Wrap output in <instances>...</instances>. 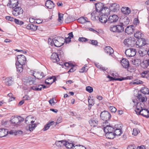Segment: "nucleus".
I'll return each mask as SVG.
<instances>
[{"instance_id":"a211bd4d","label":"nucleus","mask_w":149,"mask_h":149,"mask_svg":"<svg viewBox=\"0 0 149 149\" xmlns=\"http://www.w3.org/2000/svg\"><path fill=\"white\" fill-rule=\"evenodd\" d=\"M134 31V26L130 25L127 26L125 29V32L128 34H132Z\"/></svg>"},{"instance_id":"f257e3e1","label":"nucleus","mask_w":149,"mask_h":149,"mask_svg":"<svg viewBox=\"0 0 149 149\" xmlns=\"http://www.w3.org/2000/svg\"><path fill=\"white\" fill-rule=\"evenodd\" d=\"M64 40V38L61 36H58L53 39L49 38L48 42L51 46L54 45L56 47H59L63 44Z\"/></svg>"},{"instance_id":"bb28decb","label":"nucleus","mask_w":149,"mask_h":149,"mask_svg":"<svg viewBox=\"0 0 149 149\" xmlns=\"http://www.w3.org/2000/svg\"><path fill=\"white\" fill-rule=\"evenodd\" d=\"M8 131L6 129L4 128L0 129V137H2L7 135Z\"/></svg>"},{"instance_id":"dca6fc26","label":"nucleus","mask_w":149,"mask_h":149,"mask_svg":"<svg viewBox=\"0 0 149 149\" xmlns=\"http://www.w3.org/2000/svg\"><path fill=\"white\" fill-rule=\"evenodd\" d=\"M105 52L108 55L113 56L114 52L113 49L110 46H106L104 48Z\"/></svg>"},{"instance_id":"680f3d73","label":"nucleus","mask_w":149,"mask_h":149,"mask_svg":"<svg viewBox=\"0 0 149 149\" xmlns=\"http://www.w3.org/2000/svg\"><path fill=\"white\" fill-rule=\"evenodd\" d=\"M6 18L7 20L10 21H14L15 19L14 18L10 16H6Z\"/></svg>"},{"instance_id":"4468645a","label":"nucleus","mask_w":149,"mask_h":149,"mask_svg":"<svg viewBox=\"0 0 149 149\" xmlns=\"http://www.w3.org/2000/svg\"><path fill=\"white\" fill-rule=\"evenodd\" d=\"M110 10L113 12H116L119 10L120 7L119 5L116 3L111 4L109 6Z\"/></svg>"},{"instance_id":"09e8293b","label":"nucleus","mask_w":149,"mask_h":149,"mask_svg":"<svg viewBox=\"0 0 149 149\" xmlns=\"http://www.w3.org/2000/svg\"><path fill=\"white\" fill-rule=\"evenodd\" d=\"M14 21L16 24L19 25H22L24 24L23 22L20 21L19 19H15Z\"/></svg>"},{"instance_id":"4c0bfd02","label":"nucleus","mask_w":149,"mask_h":149,"mask_svg":"<svg viewBox=\"0 0 149 149\" xmlns=\"http://www.w3.org/2000/svg\"><path fill=\"white\" fill-rule=\"evenodd\" d=\"M117 32L121 33L124 31V28L123 26L118 25H116Z\"/></svg>"},{"instance_id":"3c124183","label":"nucleus","mask_w":149,"mask_h":149,"mask_svg":"<svg viewBox=\"0 0 149 149\" xmlns=\"http://www.w3.org/2000/svg\"><path fill=\"white\" fill-rule=\"evenodd\" d=\"M110 30L113 32H117L116 26L113 25L112 26L110 27Z\"/></svg>"},{"instance_id":"338daca9","label":"nucleus","mask_w":149,"mask_h":149,"mask_svg":"<svg viewBox=\"0 0 149 149\" xmlns=\"http://www.w3.org/2000/svg\"><path fill=\"white\" fill-rule=\"evenodd\" d=\"M8 3L18 4L19 3L18 1L17 0H10Z\"/></svg>"},{"instance_id":"393cba45","label":"nucleus","mask_w":149,"mask_h":149,"mask_svg":"<svg viewBox=\"0 0 149 149\" xmlns=\"http://www.w3.org/2000/svg\"><path fill=\"white\" fill-rule=\"evenodd\" d=\"M78 21L81 24H84L86 22H89L90 21L86 17H81L77 19Z\"/></svg>"},{"instance_id":"c756f323","label":"nucleus","mask_w":149,"mask_h":149,"mask_svg":"<svg viewBox=\"0 0 149 149\" xmlns=\"http://www.w3.org/2000/svg\"><path fill=\"white\" fill-rule=\"evenodd\" d=\"M54 122L53 121H50L48 122L47 123L45 126L43 130L44 131H46L48 130L50 127V126L53 125Z\"/></svg>"},{"instance_id":"4be33fe9","label":"nucleus","mask_w":149,"mask_h":149,"mask_svg":"<svg viewBox=\"0 0 149 149\" xmlns=\"http://www.w3.org/2000/svg\"><path fill=\"white\" fill-rule=\"evenodd\" d=\"M33 73L35 74V75H34V77L35 78H36L38 79H41L45 76L43 73L42 72H35V73L33 72Z\"/></svg>"},{"instance_id":"f704fd0d","label":"nucleus","mask_w":149,"mask_h":149,"mask_svg":"<svg viewBox=\"0 0 149 149\" xmlns=\"http://www.w3.org/2000/svg\"><path fill=\"white\" fill-rule=\"evenodd\" d=\"M140 64L141 66L144 68H146L149 66L148 61L147 60L143 61Z\"/></svg>"},{"instance_id":"c9c22d12","label":"nucleus","mask_w":149,"mask_h":149,"mask_svg":"<svg viewBox=\"0 0 149 149\" xmlns=\"http://www.w3.org/2000/svg\"><path fill=\"white\" fill-rule=\"evenodd\" d=\"M132 62V64L135 65L136 66H138L141 63V61L139 59L134 58L133 59Z\"/></svg>"},{"instance_id":"1a4fd4ad","label":"nucleus","mask_w":149,"mask_h":149,"mask_svg":"<svg viewBox=\"0 0 149 149\" xmlns=\"http://www.w3.org/2000/svg\"><path fill=\"white\" fill-rule=\"evenodd\" d=\"M31 123L29 124L28 125L25 127V130L30 132H32L35 129L37 125L36 123H34L35 121L33 120L30 121Z\"/></svg>"},{"instance_id":"0e129e2a","label":"nucleus","mask_w":149,"mask_h":149,"mask_svg":"<svg viewBox=\"0 0 149 149\" xmlns=\"http://www.w3.org/2000/svg\"><path fill=\"white\" fill-rule=\"evenodd\" d=\"M139 53L140 56H143L146 54V52H143L141 50H139Z\"/></svg>"},{"instance_id":"69168bd1","label":"nucleus","mask_w":149,"mask_h":149,"mask_svg":"<svg viewBox=\"0 0 149 149\" xmlns=\"http://www.w3.org/2000/svg\"><path fill=\"white\" fill-rule=\"evenodd\" d=\"M8 96L11 99L10 100V101H13L15 99V97L13 96V95L12 93H10L8 94Z\"/></svg>"},{"instance_id":"774afa93","label":"nucleus","mask_w":149,"mask_h":149,"mask_svg":"<svg viewBox=\"0 0 149 149\" xmlns=\"http://www.w3.org/2000/svg\"><path fill=\"white\" fill-rule=\"evenodd\" d=\"M135 147L134 145H130L127 147V149H135Z\"/></svg>"},{"instance_id":"a878e982","label":"nucleus","mask_w":149,"mask_h":149,"mask_svg":"<svg viewBox=\"0 0 149 149\" xmlns=\"http://www.w3.org/2000/svg\"><path fill=\"white\" fill-rule=\"evenodd\" d=\"M68 37H65L64 38V43L65 42L66 43H68L71 41V38H73V35L72 32H70L68 34Z\"/></svg>"},{"instance_id":"de8ad7c7","label":"nucleus","mask_w":149,"mask_h":149,"mask_svg":"<svg viewBox=\"0 0 149 149\" xmlns=\"http://www.w3.org/2000/svg\"><path fill=\"white\" fill-rule=\"evenodd\" d=\"M88 102L89 105L93 106V105L94 104V101L93 99H91V97H88Z\"/></svg>"},{"instance_id":"ea45409f","label":"nucleus","mask_w":149,"mask_h":149,"mask_svg":"<svg viewBox=\"0 0 149 149\" xmlns=\"http://www.w3.org/2000/svg\"><path fill=\"white\" fill-rule=\"evenodd\" d=\"M29 80L28 83L29 84H34L35 81L36 79L34 77H29Z\"/></svg>"},{"instance_id":"39448f33","label":"nucleus","mask_w":149,"mask_h":149,"mask_svg":"<svg viewBox=\"0 0 149 149\" xmlns=\"http://www.w3.org/2000/svg\"><path fill=\"white\" fill-rule=\"evenodd\" d=\"M100 120V118L99 116H95L90 120L89 123L91 127L96 126L98 125Z\"/></svg>"},{"instance_id":"6ab92c4d","label":"nucleus","mask_w":149,"mask_h":149,"mask_svg":"<svg viewBox=\"0 0 149 149\" xmlns=\"http://www.w3.org/2000/svg\"><path fill=\"white\" fill-rule=\"evenodd\" d=\"M122 66L124 68H127L129 67L130 64L127 60L123 58L120 62Z\"/></svg>"},{"instance_id":"bf43d9fd","label":"nucleus","mask_w":149,"mask_h":149,"mask_svg":"<svg viewBox=\"0 0 149 149\" xmlns=\"http://www.w3.org/2000/svg\"><path fill=\"white\" fill-rule=\"evenodd\" d=\"M139 132V130L137 129H133L132 134L134 136L136 135Z\"/></svg>"},{"instance_id":"412c9836","label":"nucleus","mask_w":149,"mask_h":149,"mask_svg":"<svg viewBox=\"0 0 149 149\" xmlns=\"http://www.w3.org/2000/svg\"><path fill=\"white\" fill-rule=\"evenodd\" d=\"M139 115H141L143 116L148 118V115L149 114V111L146 109H143L140 111Z\"/></svg>"},{"instance_id":"b1692460","label":"nucleus","mask_w":149,"mask_h":149,"mask_svg":"<svg viewBox=\"0 0 149 149\" xmlns=\"http://www.w3.org/2000/svg\"><path fill=\"white\" fill-rule=\"evenodd\" d=\"M46 88V86H45L42 85H40L38 86L31 87V89L35 91H40L41 90L42 88Z\"/></svg>"},{"instance_id":"5701e85b","label":"nucleus","mask_w":149,"mask_h":149,"mask_svg":"<svg viewBox=\"0 0 149 149\" xmlns=\"http://www.w3.org/2000/svg\"><path fill=\"white\" fill-rule=\"evenodd\" d=\"M13 81L11 77L6 78L5 80V83L6 85L10 86L12 85Z\"/></svg>"},{"instance_id":"864d4df0","label":"nucleus","mask_w":149,"mask_h":149,"mask_svg":"<svg viewBox=\"0 0 149 149\" xmlns=\"http://www.w3.org/2000/svg\"><path fill=\"white\" fill-rule=\"evenodd\" d=\"M143 109V108L142 107H139V106H137L136 109V110H135V111H136V113L137 114L139 115L140 114V113H139L140 112V110H141V109Z\"/></svg>"},{"instance_id":"7c9ffc66","label":"nucleus","mask_w":149,"mask_h":149,"mask_svg":"<svg viewBox=\"0 0 149 149\" xmlns=\"http://www.w3.org/2000/svg\"><path fill=\"white\" fill-rule=\"evenodd\" d=\"M15 65L17 71L19 72H22L23 70V65H24L18 64L17 62L16 63Z\"/></svg>"},{"instance_id":"6e6552de","label":"nucleus","mask_w":149,"mask_h":149,"mask_svg":"<svg viewBox=\"0 0 149 149\" xmlns=\"http://www.w3.org/2000/svg\"><path fill=\"white\" fill-rule=\"evenodd\" d=\"M17 60L18 64H21L22 65H24L26 62V57L23 55H18L17 57Z\"/></svg>"},{"instance_id":"6e6d98bb","label":"nucleus","mask_w":149,"mask_h":149,"mask_svg":"<svg viewBox=\"0 0 149 149\" xmlns=\"http://www.w3.org/2000/svg\"><path fill=\"white\" fill-rule=\"evenodd\" d=\"M143 83V81L139 80H135L133 81L132 84H139Z\"/></svg>"},{"instance_id":"9d476101","label":"nucleus","mask_w":149,"mask_h":149,"mask_svg":"<svg viewBox=\"0 0 149 149\" xmlns=\"http://www.w3.org/2000/svg\"><path fill=\"white\" fill-rule=\"evenodd\" d=\"M125 54L127 56L129 57L133 56L136 54V49L133 48L127 49L125 51Z\"/></svg>"},{"instance_id":"4d7b16f0","label":"nucleus","mask_w":149,"mask_h":149,"mask_svg":"<svg viewBox=\"0 0 149 149\" xmlns=\"http://www.w3.org/2000/svg\"><path fill=\"white\" fill-rule=\"evenodd\" d=\"M109 109L113 113L115 112L117 110L113 106L109 107Z\"/></svg>"},{"instance_id":"c85d7f7f","label":"nucleus","mask_w":149,"mask_h":149,"mask_svg":"<svg viewBox=\"0 0 149 149\" xmlns=\"http://www.w3.org/2000/svg\"><path fill=\"white\" fill-rule=\"evenodd\" d=\"M18 117L12 116L11 119L10 121L15 125H18Z\"/></svg>"},{"instance_id":"423d86ee","label":"nucleus","mask_w":149,"mask_h":149,"mask_svg":"<svg viewBox=\"0 0 149 149\" xmlns=\"http://www.w3.org/2000/svg\"><path fill=\"white\" fill-rule=\"evenodd\" d=\"M59 143V145L60 146H61V145L60 144H63L66 148H72V149H73V146H75L73 143L63 141H58L57 142H56V145H57V143Z\"/></svg>"},{"instance_id":"f8f14e48","label":"nucleus","mask_w":149,"mask_h":149,"mask_svg":"<svg viewBox=\"0 0 149 149\" xmlns=\"http://www.w3.org/2000/svg\"><path fill=\"white\" fill-rule=\"evenodd\" d=\"M118 19V16L115 15L110 16L107 19L108 23H112L116 22Z\"/></svg>"},{"instance_id":"cd10ccee","label":"nucleus","mask_w":149,"mask_h":149,"mask_svg":"<svg viewBox=\"0 0 149 149\" xmlns=\"http://www.w3.org/2000/svg\"><path fill=\"white\" fill-rule=\"evenodd\" d=\"M121 10L123 13L126 15H128L130 12V8L128 7H123L121 8Z\"/></svg>"},{"instance_id":"58836bf2","label":"nucleus","mask_w":149,"mask_h":149,"mask_svg":"<svg viewBox=\"0 0 149 149\" xmlns=\"http://www.w3.org/2000/svg\"><path fill=\"white\" fill-rule=\"evenodd\" d=\"M141 92L144 94H148L149 93V90L147 88H143L141 90Z\"/></svg>"},{"instance_id":"f3484780","label":"nucleus","mask_w":149,"mask_h":149,"mask_svg":"<svg viewBox=\"0 0 149 149\" xmlns=\"http://www.w3.org/2000/svg\"><path fill=\"white\" fill-rule=\"evenodd\" d=\"M52 61L54 63L58 61L59 60L58 54L56 53H54L52 54L51 57Z\"/></svg>"},{"instance_id":"aec40b11","label":"nucleus","mask_w":149,"mask_h":149,"mask_svg":"<svg viewBox=\"0 0 149 149\" xmlns=\"http://www.w3.org/2000/svg\"><path fill=\"white\" fill-rule=\"evenodd\" d=\"M45 6L48 8L51 9L55 6V4L51 0H48L46 1Z\"/></svg>"},{"instance_id":"9b49d317","label":"nucleus","mask_w":149,"mask_h":149,"mask_svg":"<svg viewBox=\"0 0 149 149\" xmlns=\"http://www.w3.org/2000/svg\"><path fill=\"white\" fill-rule=\"evenodd\" d=\"M109 12L104 13V14L101 15L99 18V21L102 23H106L107 21V18Z\"/></svg>"},{"instance_id":"052dcab7","label":"nucleus","mask_w":149,"mask_h":149,"mask_svg":"<svg viewBox=\"0 0 149 149\" xmlns=\"http://www.w3.org/2000/svg\"><path fill=\"white\" fill-rule=\"evenodd\" d=\"M28 79L29 77H25L22 78V81L25 83L24 84H25L26 83H28Z\"/></svg>"},{"instance_id":"473e14b6","label":"nucleus","mask_w":149,"mask_h":149,"mask_svg":"<svg viewBox=\"0 0 149 149\" xmlns=\"http://www.w3.org/2000/svg\"><path fill=\"white\" fill-rule=\"evenodd\" d=\"M146 96H143L142 95L140 94H138L137 97V99L140 102H144L146 101L145 100Z\"/></svg>"},{"instance_id":"a19ab883","label":"nucleus","mask_w":149,"mask_h":149,"mask_svg":"<svg viewBox=\"0 0 149 149\" xmlns=\"http://www.w3.org/2000/svg\"><path fill=\"white\" fill-rule=\"evenodd\" d=\"M122 20L123 22L122 24L123 25L128 24L129 23L130 20L129 18L127 17H125Z\"/></svg>"},{"instance_id":"49530a36","label":"nucleus","mask_w":149,"mask_h":149,"mask_svg":"<svg viewBox=\"0 0 149 149\" xmlns=\"http://www.w3.org/2000/svg\"><path fill=\"white\" fill-rule=\"evenodd\" d=\"M149 74V71H144L141 73L142 76L143 77H147Z\"/></svg>"},{"instance_id":"e2e57ef3","label":"nucleus","mask_w":149,"mask_h":149,"mask_svg":"<svg viewBox=\"0 0 149 149\" xmlns=\"http://www.w3.org/2000/svg\"><path fill=\"white\" fill-rule=\"evenodd\" d=\"M8 4H9V6H10V7L12 8L13 9L15 7H17V6L18 5V4L9 3H8Z\"/></svg>"},{"instance_id":"20e7f679","label":"nucleus","mask_w":149,"mask_h":149,"mask_svg":"<svg viewBox=\"0 0 149 149\" xmlns=\"http://www.w3.org/2000/svg\"><path fill=\"white\" fill-rule=\"evenodd\" d=\"M124 44L128 47H132L136 44V41L134 38L130 37L125 39L124 41Z\"/></svg>"},{"instance_id":"37998d69","label":"nucleus","mask_w":149,"mask_h":149,"mask_svg":"<svg viewBox=\"0 0 149 149\" xmlns=\"http://www.w3.org/2000/svg\"><path fill=\"white\" fill-rule=\"evenodd\" d=\"M113 132L115 136H117L120 135L123 132L122 129L114 130Z\"/></svg>"},{"instance_id":"ddd939ff","label":"nucleus","mask_w":149,"mask_h":149,"mask_svg":"<svg viewBox=\"0 0 149 149\" xmlns=\"http://www.w3.org/2000/svg\"><path fill=\"white\" fill-rule=\"evenodd\" d=\"M135 44L137 47H141L146 44L145 40L142 38L139 39L136 41Z\"/></svg>"},{"instance_id":"5fc2aeb1","label":"nucleus","mask_w":149,"mask_h":149,"mask_svg":"<svg viewBox=\"0 0 149 149\" xmlns=\"http://www.w3.org/2000/svg\"><path fill=\"white\" fill-rule=\"evenodd\" d=\"M79 41L81 42H85L88 41V39L84 37H80L78 39Z\"/></svg>"},{"instance_id":"e433bc0d","label":"nucleus","mask_w":149,"mask_h":149,"mask_svg":"<svg viewBox=\"0 0 149 149\" xmlns=\"http://www.w3.org/2000/svg\"><path fill=\"white\" fill-rule=\"evenodd\" d=\"M22 131H18L14 130H10L9 132V134H13L14 135H17L18 134H22Z\"/></svg>"},{"instance_id":"0eeeda50","label":"nucleus","mask_w":149,"mask_h":149,"mask_svg":"<svg viewBox=\"0 0 149 149\" xmlns=\"http://www.w3.org/2000/svg\"><path fill=\"white\" fill-rule=\"evenodd\" d=\"M23 12V10L21 7H17L15 8L12 11V13L14 15L17 16L22 15Z\"/></svg>"},{"instance_id":"79ce46f5","label":"nucleus","mask_w":149,"mask_h":149,"mask_svg":"<svg viewBox=\"0 0 149 149\" xmlns=\"http://www.w3.org/2000/svg\"><path fill=\"white\" fill-rule=\"evenodd\" d=\"M88 43L91 45L95 46H97L98 44V42L96 40H89Z\"/></svg>"},{"instance_id":"2f4dec72","label":"nucleus","mask_w":149,"mask_h":149,"mask_svg":"<svg viewBox=\"0 0 149 149\" xmlns=\"http://www.w3.org/2000/svg\"><path fill=\"white\" fill-rule=\"evenodd\" d=\"M105 136L107 138L109 139H113L116 136L114 132L105 133Z\"/></svg>"},{"instance_id":"603ef678","label":"nucleus","mask_w":149,"mask_h":149,"mask_svg":"<svg viewBox=\"0 0 149 149\" xmlns=\"http://www.w3.org/2000/svg\"><path fill=\"white\" fill-rule=\"evenodd\" d=\"M86 90L89 93H91L93 91V89L92 87L88 86L86 87Z\"/></svg>"},{"instance_id":"2eb2a0df","label":"nucleus","mask_w":149,"mask_h":149,"mask_svg":"<svg viewBox=\"0 0 149 149\" xmlns=\"http://www.w3.org/2000/svg\"><path fill=\"white\" fill-rule=\"evenodd\" d=\"M105 126V125L104 124L103 126H104V131L105 133H109L110 132H113L114 131V127L109 125L107 124Z\"/></svg>"},{"instance_id":"8fccbe9b","label":"nucleus","mask_w":149,"mask_h":149,"mask_svg":"<svg viewBox=\"0 0 149 149\" xmlns=\"http://www.w3.org/2000/svg\"><path fill=\"white\" fill-rule=\"evenodd\" d=\"M122 125L120 124H118L115 125L114 128V130H117L118 129H122Z\"/></svg>"},{"instance_id":"13d9d810","label":"nucleus","mask_w":149,"mask_h":149,"mask_svg":"<svg viewBox=\"0 0 149 149\" xmlns=\"http://www.w3.org/2000/svg\"><path fill=\"white\" fill-rule=\"evenodd\" d=\"M58 20L59 22H61V21H63V15L62 14H61L60 13H58Z\"/></svg>"},{"instance_id":"7ed1b4c3","label":"nucleus","mask_w":149,"mask_h":149,"mask_svg":"<svg viewBox=\"0 0 149 149\" xmlns=\"http://www.w3.org/2000/svg\"><path fill=\"white\" fill-rule=\"evenodd\" d=\"M104 5L101 3H98L95 4L96 10L97 12H102V13H104L106 10L108 12L109 9L107 7H104Z\"/></svg>"},{"instance_id":"f03ea898","label":"nucleus","mask_w":149,"mask_h":149,"mask_svg":"<svg viewBox=\"0 0 149 149\" xmlns=\"http://www.w3.org/2000/svg\"><path fill=\"white\" fill-rule=\"evenodd\" d=\"M111 117V116L110 113L108 111H104L101 113L100 117L103 120V124H108V120L110 119Z\"/></svg>"},{"instance_id":"c03bdc74","label":"nucleus","mask_w":149,"mask_h":149,"mask_svg":"<svg viewBox=\"0 0 149 149\" xmlns=\"http://www.w3.org/2000/svg\"><path fill=\"white\" fill-rule=\"evenodd\" d=\"M107 77L109 78L110 79V81L115 80H118V81H121L124 79L123 78H113V77H111L109 75H108Z\"/></svg>"},{"instance_id":"a18cd8bd","label":"nucleus","mask_w":149,"mask_h":149,"mask_svg":"<svg viewBox=\"0 0 149 149\" xmlns=\"http://www.w3.org/2000/svg\"><path fill=\"white\" fill-rule=\"evenodd\" d=\"M73 149H86V148L83 146L79 145H76L75 146H73Z\"/></svg>"},{"instance_id":"72a5a7b5","label":"nucleus","mask_w":149,"mask_h":149,"mask_svg":"<svg viewBox=\"0 0 149 149\" xmlns=\"http://www.w3.org/2000/svg\"><path fill=\"white\" fill-rule=\"evenodd\" d=\"M143 34H142L139 31H138L135 33L134 36L135 37L138 39L141 38L142 37Z\"/></svg>"}]
</instances>
